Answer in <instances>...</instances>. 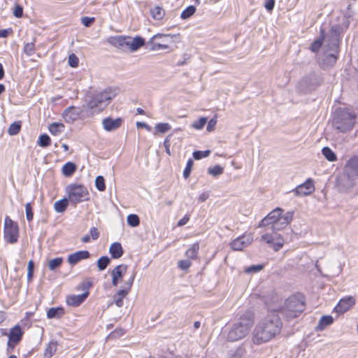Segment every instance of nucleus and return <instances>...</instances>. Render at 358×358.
<instances>
[{"instance_id": "nucleus-1", "label": "nucleus", "mask_w": 358, "mask_h": 358, "mask_svg": "<svg viewBox=\"0 0 358 358\" xmlns=\"http://www.w3.org/2000/svg\"><path fill=\"white\" fill-rule=\"evenodd\" d=\"M341 28L336 25L332 26L327 37L324 30L320 29V37L311 45L310 50L317 52L324 41V52L322 56V64L324 67L333 66L337 60L338 55V43Z\"/></svg>"}, {"instance_id": "nucleus-2", "label": "nucleus", "mask_w": 358, "mask_h": 358, "mask_svg": "<svg viewBox=\"0 0 358 358\" xmlns=\"http://www.w3.org/2000/svg\"><path fill=\"white\" fill-rule=\"evenodd\" d=\"M281 329L282 322L278 315L271 312L256 324L252 341L255 345L265 343L279 334Z\"/></svg>"}, {"instance_id": "nucleus-3", "label": "nucleus", "mask_w": 358, "mask_h": 358, "mask_svg": "<svg viewBox=\"0 0 358 358\" xmlns=\"http://www.w3.org/2000/svg\"><path fill=\"white\" fill-rule=\"evenodd\" d=\"M255 322V314L247 310L225 331L226 338L229 342H235L244 338L250 331Z\"/></svg>"}, {"instance_id": "nucleus-4", "label": "nucleus", "mask_w": 358, "mask_h": 358, "mask_svg": "<svg viewBox=\"0 0 358 358\" xmlns=\"http://www.w3.org/2000/svg\"><path fill=\"white\" fill-rule=\"evenodd\" d=\"M303 299L301 296H292L286 299L277 311L281 313L287 320L296 317L304 310Z\"/></svg>"}, {"instance_id": "nucleus-5", "label": "nucleus", "mask_w": 358, "mask_h": 358, "mask_svg": "<svg viewBox=\"0 0 358 358\" xmlns=\"http://www.w3.org/2000/svg\"><path fill=\"white\" fill-rule=\"evenodd\" d=\"M117 94L115 89L108 88L94 95L87 101V107L96 112L103 110L114 99Z\"/></svg>"}, {"instance_id": "nucleus-6", "label": "nucleus", "mask_w": 358, "mask_h": 358, "mask_svg": "<svg viewBox=\"0 0 358 358\" xmlns=\"http://www.w3.org/2000/svg\"><path fill=\"white\" fill-rule=\"evenodd\" d=\"M356 115L348 110H341L337 113L333 119L334 127L341 131H350L355 123Z\"/></svg>"}, {"instance_id": "nucleus-7", "label": "nucleus", "mask_w": 358, "mask_h": 358, "mask_svg": "<svg viewBox=\"0 0 358 358\" xmlns=\"http://www.w3.org/2000/svg\"><path fill=\"white\" fill-rule=\"evenodd\" d=\"M68 199L73 205L89 199V192L84 185L71 184L66 187Z\"/></svg>"}, {"instance_id": "nucleus-8", "label": "nucleus", "mask_w": 358, "mask_h": 358, "mask_svg": "<svg viewBox=\"0 0 358 358\" xmlns=\"http://www.w3.org/2000/svg\"><path fill=\"white\" fill-rule=\"evenodd\" d=\"M5 240L10 243H15L18 238V226L8 216L6 217L3 228Z\"/></svg>"}, {"instance_id": "nucleus-9", "label": "nucleus", "mask_w": 358, "mask_h": 358, "mask_svg": "<svg viewBox=\"0 0 358 358\" xmlns=\"http://www.w3.org/2000/svg\"><path fill=\"white\" fill-rule=\"evenodd\" d=\"M273 231L271 233H265L261 236L260 241L266 243L269 247L273 248L275 251H278L282 248L284 245L283 238Z\"/></svg>"}, {"instance_id": "nucleus-10", "label": "nucleus", "mask_w": 358, "mask_h": 358, "mask_svg": "<svg viewBox=\"0 0 358 358\" xmlns=\"http://www.w3.org/2000/svg\"><path fill=\"white\" fill-rule=\"evenodd\" d=\"M135 278V273L129 278V279L125 282V287L124 289L119 290L113 296V301L115 304L120 308L123 306L124 298L129 294Z\"/></svg>"}, {"instance_id": "nucleus-11", "label": "nucleus", "mask_w": 358, "mask_h": 358, "mask_svg": "<svg viewBox=\"0 0 358 358\" xmlns=\"http://www.w3.org/2000/svg\"><path fill=\"white\" fill-rule=\"evenodd\" d=\"M282 209L280 208H277L270 213L267 215L259 223V227H266L268 225H271V229L273 231H275L276 224L278 222V220L279 216L282 213Z\"/></svg>"}, {"instance_id": "nucleus-12", "label": "nucleus", "mask_w": 358, "mask_h": 358, "mask_svg": "<svg viewBox=\"0 0 358 358\" xmlns=\"http://www.w3.org/2000/svg\"><path fill=\"white\" fill-rule=\"evenodd\" d=\"M357 179V176L350 174L345 169L343 175L338 180L337 185L341 190H347L354 187Z\"/></svg>"}, {"instance_id": "nucleus-13", "label": "nucleus", "mask_w": 358, "mask_h": 358, "mask_svg": "<svg viewBox=\"0 0 358 358\" xmlns=\"http://www.w3.org/2000/svg\"><path fill=\"white\" fill-rule=\"evenodd\" d=\"M253 241L252 234H245L238 237L230 243V247L233 250H241L250 245Z\"/></svg>"}, {"instance_id": "nucleus-14", "label": "nucleus", "mask_w": 358, "mask_h": 358, "mask_svg": "<svg viewBox=\"0 0 358 358\" xmlns=\"http://www.w3.org/2000/svg\"><path fill=\"white\" fill-rule=\"evenodd\" d=\"M174 36L171 34H157L154 35L152 37L150 38L148 43L150 45V50L152 51H158L160 50H166L169 48V46L166 44H163L157 42V39H161L163 38L171 37L173 38Z\"/></svg>"}, {"instance_id": "nucleus-15", "label": "nucleus", "mask_w": 358, "mask_h": 358, "mask_svg": "<svg viewBox=\"0 0 358 358\" xmlns=\"http://www.w3.org/2000/svg\"><path fill=\"white\" fill-rule=\"evenodd\" d=\"M315 190L314 184L310 179H308L304 183L297 186L293 190L296 196H303L310 194Z\"/></svg>"}, {"instance_id": "nucleus-16", "label": "nucleus", "mask_w": 358, "mask_h": 358, "mask_svg": "<svg viewBox=\"0 0 358 358\" xmlns=\"http://www.w3.org/2000/svg\"><path fill=\"white\" fill-rule=\"evenodd\" d=\"M355 303V299L353 296H347L341 299L334 308L335 312L338 313H344L350 310Z\"/></svg>"}, {"instance_id": "nucleus-17", "label": "nucleus", "mask_w": 358, "mask_h": 358, "mask_svg": "<svg viewBox=\"0 0 358 358\" xmlns=\"http://www.w3.org/2000/svg\"><path fill=\"white\" fill-rule=\"evenodd\" d=\"M81 112L80 108L70 106L64 110L62 116L66 122L71 123L78 119Z\"/></svg>"}, {"instance_id": "nucleus-18", "label": "nucleus", "mask_w": 358, "mask_h": 358, "mask_svg": "<svg viewBox=\"0 0 358 358\" xmlns=\"http://www.w3.org/2000/svg\"><path fill=\"white\" fill-rule=\"evenodd\" d=\"M127 269V266L125 264L117 265L112 271V284L113 286H117L118 282L122 280Z\"/></svg>"}, {"instance_id": "nucleus-19", "label": "nucleus", "mask_w": 358, "mask_h": 358, "mask_svg": "<svg viewBox=\"0 0 358 358\" xmlns=\"http://www.w3.org/2000/svg\"><path fill=\"white\" fill-rule=\"evenodd\" d=\"M22 335L23 331H22L21 327L19 325H15L10 330L8 345L9 346H10L12 344L13 345H16L20 341Z\"/></svg>"}, {"instance_id": "nucleus-20", "label": "nucleus", "mask_w": 358, "mask_h": 358, "mask_svg": "<svg viewBox=\"0 0 358 358\" xmlns=\"http://www.w3.org/2000/svg\"><path fill=\"white\" fill-rule=\"evenodd\" d=\"M122 123V119L117 117L113 119L111 117L104 118L102 121L103 129L107 131H114L118 129Z\"/></svg>"}, {"instance_id": "nucleus-21", "label": "nucleus", "mask_w": 358, "mask_h": 358, "mask_svg": "<svg viewBox=\"0 0 358 358\" xmlns=\"http://www.w3.org/2000/svg\"><path fill=\"white\" fill-rule=\"evenodd\" d=\"M144 44L145 40L141 36H136L134 38L128 36L127 48L131 52H135L141 47L143 46Z\"/></svg>"}, {"instance_id": "nucleus-22", "label": "nucleus", "mask_w": 358, "mask_h": 358, "mask_svg": "<svg viewBox=\"0 0 358 358\" xmlns=\"http://www.w3.org/2000/svg\"><path fill=\"white\" fill-rule=\"evenodd\" d=\"M90 256V252L87 250L78 251L68 257V262L71 265H75L80 261L89 258Z\"/></svg>"}, {"instance_id": "nucleus-23", "label": "nucleus", "mask_w": 358, "mask_h": 358, "mask_svg": "<svg viewBox=\"0 0 358 358\" xmlns=\"http://www.w3.org/2000/svg\"><path fill=\"white\" fill-rule=\"evenodd\" d=\"M293 218V212L288 211L284 215H280L278 217V222L275 227V231H279L284 229L289 223L291 222Z\"/></svg>"}, {"instance_id": "nucleus-24", "label": "nucleus", "mask_w": 358, "mask_h": 358, "mask_svg": "<svg viewBox=\"0 0 358 358\" xmlns=\"http://www.w3.org/2000/svg\"><path fill=\"white\" fill-rule=\"evenodd\" d=\"M89 294L88 292H86L82 294L78 295H71L66 298V303L69 306L76 307L80 305L87 297Z\"/></svg>"}, {"instance_id": "nucleus-25", "label": "nucleus", "mask_w": 358, "mask_h": 358, "mask_svg": "<svg viewBox=\"0 0 358 358\" xmlns=\"http://www.w3.org/2000/svg\"><path fill=\"white\" fill-rule=\"evenodd\" d=\"M345 169L348 171L350 174L358 178V155L352 157L347 162Z\"/></svg>"}, {"instance_id": "nucleus-26", "label": "nucleus", "mask_w": 358, "mask_h": 358, "mask_svg": "<svg viewBox=\"0 0 358 358\" xmlns=\"http://www.w3.org/2000/svg\"><path fill=\"white\" fill-rule=\"evenodd\" d=\"M128 36H117L110 37L108 43L120 48H127Z\"/></svg>"}, {"instance_id": "nucleus-27", "label": "nucleus", "mask_w": 358, "mask_h": 358, "mask_svg": "<svg viewBox=\"0 0 358 358\" xmlns=\"http://www.w3.org/2000/svg\"><path fill=\"white\" fill-rule=\"evenodd\" d=\"M334 322V318L331 315H323L319 320L315 330L317 331H323L327 326L331 325Z\"/></svg>"}, {"instance_id": "nucleus-28", "label": "nucleus", "mask_w": 358, "mask_h": 358, "mask_svg": "<svg viewBox=\"0 0 358 358\" xmlns=\"http://www.w3.org/2000/svg\"><path fill=\"white\" fill-rule=\"evenodd\" d=\"M110 253L113 258L118 259L123 254V250L120 243H113L109 249Z\"/></svg>"}, {"instance_id": "nucleus-29", "label": "nucleus", "mask_w": 358, "mask_h": 358, "mask_svg": "<svg viewBox=\"0 0 358 358\" xmlns=\"http://www.w3.org/2000/svg\"><path fill=\"white\" fill-rule=\"evenodd\" d=\"M65 126L61 122H53L48 127L50 133L53 136H58L64 131Z\"/></svg>"}, {"instance_id": "nucleus-30", "label": "nucleus", "mask_w": 358, "mask_h": 358, "mask_svg": "<svg viewBox=\"0 0 358 358\" xmlns=\"http://www.w3.org/2000/svg\"><path fill=\"white\" fill-rule=\"evenodd\" d=\"M69 200L68 199H62L61 200H59V201H57L55 203H54V209L57 212V213H64L68 205H69Z\"/></svg>"}, {"instance_id": "nucleus-31", "label": "nucleus", "mask_w": 358, "mask_h": 358, "mask_svg": "<svg viewBox=\"0 0 358 358\" xmlns=\"http://www.w3.org/2000/svg\"><path fill=\"white\" fill-rule=\"evenodd\" d=\"M76 170V165L73 162L66 163L62 169V174L66 177H69L73 174Z\"/></svg>"}, {"instance_id": "nucleus-32", "label": "nucleus", "mask_w": 358, "mask_h": 358, "mask_svg": "<svg viewBox=\"0 0 358 358\" xmlns=\"http://www.w3.org/2000/svg\"><path fill=\"white\" fill-rule=\"evenodd\" d=\"M57 342L51 341L45 349L44 356L47 358L52 357L57 350Z\"/></svg>"}, {"instance_id": "nucleus-33", "label": "nucleus", "mask_w": 358, "mask_h": 358, "mask_svg": "<svg viewBox=\"0 0 358 358\" xmlns=\"http://www.w3.org/2000/svg\"><path fill=\"white\" fill-rule=\"evenodd\" d=\"M171 129V126L169 123H158L156 124L154 129L155 132L154 134L157 135L158 134H164L167 131H169Z\"/></svg>"}, {"instance_id": "nucleus-34", "label": "nucleus", "mask_w": 358, "mask_h": 358, "mask_svg": "<svg viewBox=\"0 0 358 358\" xmlns=\"http://www.w3.org/2000/svg\"><path fill=\"white\" fill-rule=\"evenodd\" d=\"M64 309L62 308H51L47 312V317L48 319L55 317H60L64 315Z\"/></svg>"}, {"instance_id": "nucleus-35", "label": "nucleus", "mask_w": 358, "mask_h": 358, "mask_svg": "<svg viewBox=\"0 0 358 358\" xmlns=\"http://www.w3.org/2000/svg\"><path fill=\"white\" fill-rule=\"evenodd\" d=\"M322 153L327 160L329 162H335L337 159L336 154L329 147H324L322 150Z\"/></svg>"}, {"instance_id": "nucleus-36", "label": "nucleus", "mask_w": 358, "mask_h": 358, "mask_svg": "<svg viewBox=\"0 0 358 358\" xmlns=\"http://www.w3.org/2000/svg\"><path fill=\"white\" fill-rule=\"evenodd\" d=\"M199 250V243H194L185 252L187 257L189 259H195L198 255Z\"/></svg>"}, {"instance_id": "nucleus-37", "label": "nucleus", "mask_w": 358, "mask_h": 358, "mask_svg": "<svg viewBox=\"0 0 358 358\" xmlns=\"http://www.w3.org/2000/svg\"><path fill=\"white\" fill-rule=\"evenodd\" d=\"M152 17L157 20H162L165 14L164 10L159 6H155L150 10Z\"/></svg>"}, {"instance_id": "nucleus-38", "label": "nucleus", "mask_w": 358, "mask_h": 358, "mask_svg": "<svg viewBox=\"0 0 358 358\" xmlns=\"http://www.w3.org/2000/svg\"><path fill=\"white\" fill-rule=\"evenodd\" d=\"M51 143V139L46 134H41L38 140V145L42 148H46Z\"/></svg>"}, {"instance_id": "nucleus-39", "label": "nucleus", "mask_w": 358, "mask_h": 358, "mask_svg": "<svg viewBox=\"0 0 358 358\" xmlns=\"http://www.w3.org/2000/svg\"><path fill=\"white\" fill-rule=\"evenodd\" d=\"M196 12V8L194 6H189L186 8L181 13L180 17L182 20H187L189 18Z\"/></svg>"}, {"instance_id": "nucleus-40", "label": "nucleus", "mask_w": 358, "mask_h": 358, "mask_svg": "<svg viewBox=\"0 0 358 358\" xmlns=\"http://www.w3.org/2000/svg\"><path fill=\"white\" fill-rule=\"evenodd\" d=\"M127 224L132 227H136L140 224L139 217L137 215L135 214L129 215L127 217Z\"/></svg>"}, {"instance_id": "nucleus-41", "label": "nucleus", "mask_w": 358, "mask_h": 358, "mask_svg": "<svg viewBox=\"0 0 358 358\" xmlns=\"http://www.w3.org/2000/svg\"><path fill=\"white\" fill-rule=\"evenodd\" d=\"M63 262L62 257H57L49 260L48 266L50 271H54L57 268L59 267Z\"/></svg>"}, {"instance_id": "nucleus-42", "label": "nucleus", "mask_w": 358, "mask_h": 358, "mask_svg": "<svg viewBox=\"0 0 358 358\" xmlns=\"http://www.w3.org/2000/svg\"><path fill=\"white\" fill-rule=\"evenodd\" d=\"M20 128H21L20 122H15L10 125V127L8 129V132L10 135L14 136V135L17 134L20 132Z\"/></svg>"}, {"instance_id": "nucleus-43", "label": "nucleus", "mask_w": 358, "mask_h": 358, "mask_svg": "<svg viewBox=\"0 0 358 358\" xmlns=\"http://www.w3.org/2000/svg\"><path fill=\"white\" fill-rule=\"evenodd\" d=\"M223 171L224 169L220 165H216L208 169V173L215 177L220 176L223 173Z\"/></svg>"}, {"instance_id": "nucleus-44", "label": "nucleus", "mask_w": 358, "mask_h": 358, "mask_svg": "<svg viewBox=\"0 0 358 358\" xmlns=\"http://www.w3.org/2000/svg\"><path fill=\"white\" fill-rule=\"evenodd\" d=\"M109 262L110 259L108 257H101L97 261V266L100 271H103L106 269Z\"/></svg>"}, {"instance_id": "nucleus-45", "label": "nucleus", "mask_w": 358, "mask_h": 358, "mask_svg": "<svg viewBox=\"0 0 358 358\" xmlns=\"http://www.w3.org/2000/svg\"><path fill=\"white\" fill-rule=\"evenodd\" d=\"M95 186L100 192H103L106 189L105 180L103 176H99L96 178Z\"/></svg>"}, {"instance_id": "nucleus-46", "label": "nucleus", "mask_w": 358, "mask_h": 358, "mask_svg": "<svg viewBox=\"0 0 358 358\" xmlns=\"http://www.w3.org/2000/svg\"><path fill=\"white\" fill-rule=\"evenodd\" d=\"M264 268V266L262 264L258 265H252L248 267H245L244 271L246 273H255L260 271Z\"/></svg>"}, {"instance_id": "nucleus-47", "label": "nucleus", "mask_w": 358, "mask_h": 358, "mask_svg": "<svg viewBox=\"0 0 358 358\" xmlns=\"http://www.w3.org/2000/svg\"><path fill=\"white\" fill-rule=\"evenodd\" d=\"M210 153V150L205 151H194L193 152V157L195 159L199 160L204 157H207L209 156Z\"/></svg>"}, {"instance_id": "nucleus-48", "label": "nucleus", "mask_w": 358, "mask_h": 358, "mask_svg": "<svg viewBox=\"0 0 358 358\" xmlns=\"http://www.w3.org/2000/svg\"><path fill=\"white\" fill-rule=\"evenodd\" d=\"M68 63L71 67H77L79 63L78 57L73 53L71 54L68 58Z\"/></svg>"}, {"instance_id": "nucleus-49", "label": "nucleus", "mask_w": 358, "mask_h": 358, "mask_svg": "<svg viewBox=\"0 0 358 358\" xmlns=\"http://www.w3.org/2000/svg\"><path fill=\"white\" fill-rule=\"evenodd\" d=\"M25 212L27 221L31 222L34 217V213L32 212V206L31 203H27L25 204Z\"/></svg>"}, {"instance_id": "nucleus-50", "label": "nucleus", "mask_w": 358, "mask_h": 358, "mask_svg": "<svg viewBox=\"0 0 358 358\" xmlns=\"http://www.w3.org/2000/svg\"><path fill=\"white\" fill-rule=\"evenodd\" d=\"M193 164H194V162L192 159H188V161L187 162L186 167L183 171V176L185 179L189 178L191 171H192Z\"/></svg>"}, {"instance_id": "nucleus-51", "label": "nucleus", "mask_w": 358, "mask_h": 358, "mask_svg": "<svg viewBox=\"0 0 358 358\" xmlns=\"http://www.w3.org/2000/svg\"><path fill=\"white\" fill-rule=\"evenodd\" d=\"M207 122L206 117H201L199 120L192 124V127L196 129H201Z\"/></svg>"}, {"instance_id": "nucleus-52", "label": "nucleus", "mask_w": 358, "mask_h": 358, "mask_svg": "<svg viewBox=\"0 0 358 358\" xmlns=\"http://www.w3.org/2000/svg\"><path fill=\"white\" fill-rule=\"evenodd\" d=\"M24 52L29 55L31 56L33 55L34 51V45L32 43H27L24 47Z\"/></svg>"}, {"instance_id": "nucleus-53", "label": "nucleus", "mask_w": 358, "mask_h": 358, "mask_svg": "<svg viewBox=\"0 0 358 358\" xmlns=\"http://www.w3.org/2000/svg\"><path fill=\"white\" fill-rule=\"evenodd\" d=\"M191 265V262L189 260H180L178 262V267L182 270L187 269Z\"/></svg>"}, {"instance_id": "nucleus-54", "label": "nucleus", "mask_w": 358, "mask_h": 358, "mask_svg": "<svg viewBox=\"0 0 358 358\" xmlns=\"http://www.w3.org/2000/svg\"><path fill=\"white\" fill-rule=\"evenodd\" d=\"M94 21V17H83L81 19L83 24L85 27H90Z\"/></svg>"}, {"instance_id": "nucleus-55", "label": "nucleus", "mask_w": 358, "mask_h": 358, "mask_svg": "<svg viewBox=\"0 0 358 358\" xmlns=\"http://www.w3.org/2000/svg\"><path fill=\"white\" fill-rule=\"evenodd\" d=\"M22 14H23L22 8L19 5H16L14 8V10H13V15L16 17H21L22 16Z\"/></svg>"}, {"instance_id": "nucleus-56", "label": "nucleus", "mask_w": 358, "mask_h": 358, "mask_svg": "<svg viewBox=\"0 0 358 358\" xmlns=\"http://www.w3.org/2000/svg\"><path fill=\"white\" fill-rule=\"evenodd\" d=\"M90 233V237H92V238L93 240H96L99 236V232L97 228H96V227L91 228Z\"/></svg>"}, {"instance_id": "nucleus-57", "label": "nucleus", "mask_w": 358, "mask_h": 358, "mask_svg": "<svg viewBox=\"0 0 358 358\" xmlns=\"http://www.w3.org/2000/svg\"><path fill=\"white\" fill-rule=\"evenodd\" d=\"M275 6V0H267L265 3V8L268 11H271Z\"/></svg>"}, {"instance_id": "nucleus-58", "label": "nucleus", "mask_w": 358, "mask_h": 358, "mask_svg": "<svg viewBox=\"0 0 358 358\" xmlns=\"http://www.w3.org/2000/svg\"><path fill=\"white\" fill-rule=\"evenodd\" d=\"M189 220V215H185L182 219H180L177 225L178 227H182L186 224Z\"/></svg>"}, {"instance_id": "nucleus-59", "label": "nucleus", "mask_w": 358, "mask_h": 358, "mask_svg": "<svg viewBox=\"0 0 358 358\" xmlns=\"http://www.w3.org/2000/svg\"><path fill=\"white\" fill-rule=\"evenodd\" d=\"M216 120L215 119H211L208 123V125H207V128L206 129L208 131H211L214 129V127L216 124Z\"/></svg>"}, {"instance_id": "nucleus-60", "label": "nucleus", "mask_w": 358, "mask_h": 358, "mask_svg": "<svg viewBox=\"0 0 358 358\" xmlns=\"http://www.w3.org/2000/svg\"><path fill=\"white\" fill-rule=\"evenodd\" d=\"M209 197V194L208 192H203L201 194H200V196H199V201L200 202H203L205 201L206 199H208V198Z\"/></svg>"}, {"instance_id": "nucleus-61", "label": "nucleus", "mask_w": 358, "mask_h": 358, "mask_svg": "<svg viewBox=\"0 0 358 358\" xmlns=\"http://www.w3.org/2000/svg\"><path fill=\"white\" fill-rule=\"evenodd\" d=\"M136 127H144L148 131H150L151 130V127L150 126L146 124L145 122H136Z\"/></svg>"}, {"instance_id": "nucleus-62", "label": "nucleus", "mask_w": 358, "mask_h": 358, "mask_svg": "<svg viewBox=\"0 0 358 358\" xmlns=\"http://www.w3.org/2000/svg\"><path fill=\"white\" fill-rule=\"evenodd\" d=\"M34 264L32 260L29 261L27 265V272H34Z\"/></svg>"}, {"instance_id": "nucleus-63", "label": "nucleus", "mask_w": 358, "mask_h": 358, "mask_svg": "<svg viewBox=\"0 0 358 358\" xmlns=\"http://www.w3.org/2000/svg\"><path fill=\"white\" fill-rule=\"evenodd\" d=\"M81 240H82V241L83 243H88L90 241V235H85V236H83Z\"/></svg>"}, {"instance_id": "nucleus-64", "label": "nucleus", "mask_w": 358, "mask_h": 358, "mask_svg": "<svg viewBox=\"0 0 358 358\" xmlns=\"http://www.w3.org/2000/svg\"><path fill=\"white\" fill-rule=\"evenodd\" d=\"M8 34V31L6 29L0 30V37H6Z\"/></svg>"}]
</instances>
